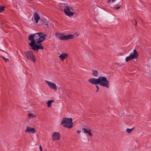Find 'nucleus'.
<instances>
[{"mask_svg": "<svg viewBox=\"0 0 151 151\" xmlns=\"http://www.w3.org/2000/svg\"><path fill=\"white\" fill-rule=\"evenodd\" d=\"M47 35L42 32H39L32 34L29 35L28 40L31 41L29 43V45L34 51L38 49H43V46L41 45H37V43L39 44L45 40Z\"/></svg>", "mask_w": 151, "mask_h": 151, "instance_id": "nucleus-1", "label": "nucleus"}, {"mask_svg": "<svg viewBox=\"0 0 151 151\" xmlns=\"http://www.w3.org/2000/svg\"><path fill=\"white\" fill-rule=\"evenodd\" d=\"M72 121L73 119L71 118L64 117L61 121L60 124H63V126L64 127L70 129L72 127L73 125Z\"/></svg>", "mask_w": 151, "mask_h": 151, "instance_id": "nucleus-2", "label": "nucleus"}, {"mask_svg": "<svg viewBox=\"0 0 151 151\" xmlns=\"http://www.w3.org/2000/svg\"><path fill=\"white\" fill-rule=\"evenodd\" d=\"M99 84H100L101 86L107 88H109V81L104 76L99 77Z\"/></svg>", "mask_w": 151, "mask_h": 151, "instance_id": "nucleus-3", "label": "nucleus"}, {"mask_svg": "<svg viewBox=\"0 0 151 151\" xmlns=\"http://www.w3.org/2000/svg\"><path fill=\"white\" fill-rule=\"evenodd\" d=\"M55 35L59 39L64 40L72 39L74 37V35L72 34H68L65 35L63 34L57 33L55 34Z\"/></svg>", "mask_w": 151, "mask_h": 151, "instance_id": "nucleus-4", "label": "nucleus"}, {"mask_svg": "<svg viewBox=\"0 0 151 151\" xmlns=\"http://www.w3.org/2000/svg\"><path fill=\"white\" fill-rule=\"evenodd\" d=\"M139 56V54L137 50L134 49L133 52H131L130 55L126 58L125 60L126 62L131 60L133 59H137Z\"/></svg>", "mask_w": 151, "mask_h": 151, "instance_id": "nucleus-5", "label": "nucleus"}, {"mask_svg": "<svg viewBox=\"0 0 151 151\" xmlns=\"http://www.w3.org/2000/svg\"><path fill=\"white\" fill-rule=\"evenodd\" d=\"M27 58L30 60L35 63L36 62V58L33 52L31 51H27L24 52Z\"/></svg>", "mask_w": 151, "mask_h": 151, "instance_id": "nucleus-6", "label": "nucleus"}, {"mask_svg": "<svg viewBox=\"0 0 151 151\" xmlns=\"http://www.w3.org/2000/svg\"><path fill=\"white\" fill-rule=\"evenodd\" d=\"M74 10V8L73 6H66L65 7L64 11L66 15L69 17H71L74 14V12L71 11Z\"/></svg>", "mask_w": 151, "mask_h": 151, "instance_id": "nucleus-7", "label": "nucleus"}, {"mask_svg": "<svg viewBox=\"0 0 151 151\" xmlns=\"http://www.w3.org/2000/svg\"><path fill=\"white\" fill-rule=\"evenodd\" d=\"M45 81L47 83L50 89L54 90L55 91L57 90V86L55 83L47 80H45Z\"/></svg>", "mask_w": 151, "mask_h": 151, "instance_id": "nucleus-8", "label": "nucleus"}, {"mask_svg": "<svg viewBox=\"0 0 151 151\" xmlns=\"http://www.w3.org/2000/svg\"><path fill=\"white\" fill-rule=\"evenodd\" d=\"M52 137L53 140H59L60 137V134L58 132H55L52 133Z\"/></svg>", "mask_w": 151, "mask_h": 151, "instance_id": "nucleus-9", "label": "nucleus"}, {"mask_svg": "<svg viewBox=\"0 0 151 151\" xmlns=\"http://www.w3.org/2000/svg\"><path fill=\"white\" fill-rule=\"evenodd\" d=\"M25 132H26L34 134L36 132V131L35 128H32L30 127L27 126Z\"/></svg>", "mask_w": 151, "mask_h": 151, "instance_id": "nucleus-10", "label": "nucleus"}, {"mask_svg": "<svg viewBox=\"0 0 151 151\" xmlns=\"http://www.w3.org/2000/svg\"><path fill=\"white\" fill-rule=\"evenodd\" d=\"M88 81L92 84H98L99 78H91L88 80Z\"/></svg>", "mask_w": 151, "mask_h": 151, "instance_id": "nucleus-11", "label": "nucleus"}, {"mask_svg": "<svg viewBox=\"0 0 151 151\" xmlns=\"http://www.w3.org/2000/svg\"><path fill=\"white\" fill-rule=\"evenodd\" d=\"M82 130L84 134H88L90 137H91L93 136V134L91 133V130L90 129H86L83 128H82Z\"/></svg>", "mask_w": 151, "mask_h": 151, "instance_id": "nucleus-12", "label": "nucleus"}, {"mask_svg": "<svg viewBox=\"0 0 151 151\" xmlns=\"http://www.w3.org/2000/svg\"><path fill=\"white\" fill-rule=\"evenodd\" d=\"M40 19V17L39 14L36 12H35L34 14V20L36 23H38V20Z\"/></svg>", "mask_w": 151, "mask_h": 151, "instance_id": "nucleus-13", "label": "nucleus"}, {"mask_svg": "<svg viewBox=\"0 0 151 151\" xmlns=\"http://www.w3.org/2000/svg\"><path fill=\"white\" fill-rule=\"evenodd\" d=\"M68 54L65 53H63L60 55L59 56V57L61 60L63 61L65 59H66L68 57Z\"/></svg>", "mask_w": 151, "mask_h": 151, "instance_id": "nucleus-14", "label": "nucleus"}, {"mask_svg": "<svg viewBox=\"0 0 151 151\" xmlns=\"http://www.w3.org/2000/svg\"><path fill=\"white\" fill-rule=\"evenodd\" d=\"M53 102L54 101L53 100H50L48 101L47 102L48 107H52V104L53 103Z\"/></svg>", "mask_w": 151, "mask_h": 151, "instance_id": "nucleus-15", "label": "nucleus"}, {"mask_svg": "<svg viewBox=\"0 0 151 151\" xmlns=\"http://www.w3.org/2000/svg\"><path fill=\"white\" fill-rule=\"evenodd\" d=\"M92 74L96 77H97L98 76V72L97 70H93L92 72Z\"/></svg>", "mask_w": 151, "mask_h": 151, "instance_id": "nucleus-16", "label": "nucleus"}, {"mask_svg": "<svg viewBox=\"0 0 151 151\" xmlns=\"http://www.w3.org/2000/svg\"><path fill=\"white\" fill-rule=\"evenodd\" d=\"M36 115L30 113L28 115V117L29 118V119L35 117H36Z\"/></svg>", "mask_w": 151, "mask_h": 151, "instance_id": "nucleus-17", "label": "nucleus"}, {"mask_svg": "<svg viewBox=\"0 0 151 151\" xmlns=\"http://www.w3.org/2000/svg\"><path fill=\"white\" fill-rule=\"evenodd\" d=\"M134 129V128H132V129H129L127 128V129L126 131L127 132L128 134H130L131 133L132 131Z\"/></svg>", "mask_w": 151, "mask_h": 151, "instance_id": "nucleus-18", "label": "nucleus"}, {"mask_svg": "<svg viewBox=\"0 0 151 151\" xmlns=\"http://www.w3.org/2000/svg\"><path fill=\"white\" fill-rule=\"evenodd\" d=\"M4 9H5V6H0V12H3L4 10Z\"/></svg>", "mask_w": 151, "mask_h": 151, "instance_id": "nucleus-19", "label": "nucleus"}, {"mask_svg": "<svg viewBox=\"0 0 151 151\" xmlns=\"http://www.w3.org/2000/svg\"><path fill=\"white\" fill-rule=\"evenodd\" d=\"M121 6V5H118V6L115 5L114 7V8L116 9H119L120 8V7Z\"/></svg>", "mask_w": 151, "mask_h": 151, "instance_id": "nucleus-20", "label": "nucleus"}, {"mask_svg": "<svg viewBox=\"0 0 151 151\" xmlns=\"http://www.w3.org/2000/svg\"><path fill=\"white\" fill-rule=\"evenodd\" d=\"M1 57L3 58V59L5 60L6 62H7L8 61H9V60L7 58H5L3 56H1Z\"/></svg>", "mask_w": 151, "mask_h": 151, "instance_id": "nucleus-21", "label": "nucleus"}, {"mask_svg": "<svg viewBox=\"0 0 151 151\" xmlns=\"http://www.w3.org/2000/svg\"><path fill=\"white\" fill-rule=\"evenodd\" d=\"M96 86L97 88V90L96 91V92H97L99 91V88L97 85H96Z\"/></svg>", "mask_w": 151, "mask_h": 151, "instance_id": "nucleus-22", "label": "nucleus"}, {"mask_svg": "<svg viewBox=\"0 0 151 151\" xmlns=\"http://www.w3.org/2000/svg\"><path fill=\"white\" fill-rule=\"evenodd\" d=\"M77 133L78 134H79L81 132L79 130H78L76 131Z\"/></svg>", "mask_w": 151, "mask_h": 151, "instance_id": "nucleus-23", "label": "nucleus"}, {"mask_svg": "<svg viewBox=\"0 0 151 151\" xmlns=\"http://www.w3.org/2000/svg\"><path fill=\"white\" fill-rule=\"evenodd\" d=\"M39 148L40 151H42V148L41 146H40Z\"/></svg>", "mask_w": 151, "mask_h": 151, "instance_id": "nucleus-24", "label": "nucleus"}, {"mask_svg": "<svg viewBox=\"0 0 151 151\" xmlns=\"http://www.w3.org/2000/svg\"><path fill=\"white\" fill-rule=\"evenodd\" d=\"M111 0H109L108 1V3Z\"/></svg>", "mask_w": 151, "mask_h": 151, "instance_id": "nucleus-25", "label": "nucleus"}, {"mask_svg": "<svg viewBox=\"0 0 151 151\" xmlns=\"http://www.w3.org/2000/svg\"><path fill=\"white\" fill-rule=\"evenodd\" d=\"M137 25V22L136 21V23H135V25Z\"/></svg>", "mask_w": 151, "mask_h": 151, "instance_id": "nucleus-26", "label": "nucleus"}, {"mask_svg": "<svg viewBox=\"0 0 151 151\" xmlns=\"http://www.w3.org/2000/svg\"><path fill=\"white\" fill-rule=\"evenodd\" d=\"M45 25H47V26H48V24H45Z\"/></svg>", "mask_w": 151, "mask_h": 151, "instance_id": "nucleus-27", "label": "nucleus"}, {"mask_svg": "<svg viewBox=\"0 0 151 151\" xmlns=\"http://www.w3.org/2000/svg\"><path fill=\"white\" fill-rule=\"evenodd\" d=\"M115 0H112V1H114Z\"/></svg>", "mask_w": 151, "mask_h": 151, "instance_id": "nucleus-28", "label": "nucleus"}, {"mask_svg": "<svg viewBox=\"0 0 151 151\" xmlns=\"http://www.w3.org/2000/svg\"><path fill=\"white\" fill-rule=\"evenodd\" d=\"M63 5H64V4H62V6H63Z\"/></svg>", "mask_w": 151, "mask_h": 151, "instance_id": "nucleus-29", "label": "nucleus"}, {"mask_svg": "<svg viewBox=\"0 0 151 151\" xmlns=\"http://www.w3.org/2000/svg\"><path fill=\"white\" fill-rule=\"evenodd\" d=\"M29 1H31V0H29Z\"/></svg>", "mask_w": 151, "mask_h": 151, "instance_id": "nucleus-30", "label": "nucleus"}]
</instances>
